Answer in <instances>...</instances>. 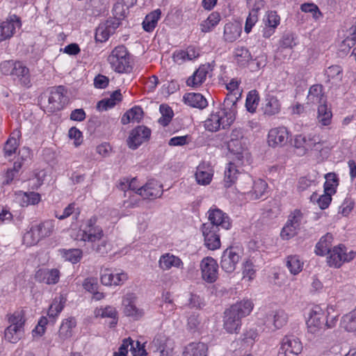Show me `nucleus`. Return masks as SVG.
I'll use <instances>...</instances> for the list:
<instances>
[{
  "mask_svg": "<svg viewBox=\"0 0 356 356\" xmlns=\"http://www.w3.org/2000/svg\"><path fill=\"white\" fill-rule=\"evenodd\" d=\"M236 94H228L220 107L216 111H212L204 121V127L209 131H217L220 128H228L235 120L236 113Z\"/></svg>",
  "mask_w": 356,
  "mask_h": 356,
  "instance_id": "obj_1",
  "label": "nucleus"
},
{
  "mask_svg": "<svg viewBox=\"0 0 356 356\" xmlns=\"http://www.w3.org/2000/svg\"><path fill=\"white\" fill-rule=\"evenodd\" d=\"M253 308L249 300H243L232 305L224 313V328L229 333H238L241 325V318L248 315Z\"/></svg>",
  "mask_w": 356,
  "mask_h": 356,
  "instance_id": "obj_2",
  "label": "nucleus"
},
{
  "mask_svg": "<svg viewBox=\"0 0 356 356\" xmlns=\"http://www.w3.org/2000/svg\"><path fill=\"white\" fill-rule=\"evenodd\" d=\"M130 60V54L124 45L114 48L107 58L111 68L118 73H129L132 70Z\"/></svg>",
  "mask_w": 356,
  "mask_h": 356,
  "instance_id": "obj_3",
  "label": "nucleus"
},
{
  "mask_svg": "<svg viewBox=\"0 0 356 356\" xmlns=\"http://www.w3.org/2000/svg\"><path fill=\"white\" fill-rule=\"evenodd\" d=\"M201 230L204 238L205 246L211 250H215L220 247V229L211 223H203Z\"/></svg>",
  "mask_w": 356,
  "mask_h": 356,
  "instance_id": "obj_4",
  "label": "nucleus"
},
{
  "mask_svg": "<svg viewBox=\"0 0 356 356\" xmlns=\"http://www.w3.org/2000/svg\"><path fill=\"white\" fill-rule=\"evenodd\" d=\"M151 136V130L148 127L140 125L134 129L127 138V145L129 148L136 149L142 143L149 140Z\"/></svg>",
  "mask_w": 356,
  "mask_h": 356,
  "instance_id": "obj_5",
  "label": "nucleus"
},
{
  "mask_svg": "<svg viewBox=\"0 0 356 356\" xmlns=\"http://www.w3.org/2000/svg\"><path fill=\"white\" fill-rule=\"evenodd\" d=\"M218 264L210 257L204 258L200 264L202 277L208 283H213L217 279Z\"/></svg>",
  "mask_w": 356,
  "mask_h": 356,
  "instance_id": "obj_6",
  "label": "nucleus"
},
{
  "mask_svg": "<svg viewBox=\"0 0 356 356\" xmlns=\"http://www.w3.org/2000/svg\"><path fill=\"white\" fill-rule=\"evenodd\" d=\"M239 259L240 256L234 248H227L221 257L220 266L222 269L228 273L234 272Z\"/></svg>",
  "mask_w": 356,
  "mask_h": 356,
  "instance_id": "obj_7",
  "label": "nucleus"
},
{
  "mask_svg": "<svg viewBox=\"0 0 356 356\" xmlns=\"http://www.w3.org/2000/svg\"><path fill=\"white\" fill-rule=\"evenodd\" d=\"M120 26V22L116 19H108L101 23L96 29L95 40L97 42H104L109 36L114 33L115 29Z\"/></svg>",
  "mask_w": 356,
  "mask_h": 356,
  "instance_id": "obj_8",
  "label": "nucleus"
},
{
  "mask_svg": "<svg viewBox=\"0 0 356 356\" xmlns=\"http://www.w3.org/2000/svg\"><path fill=\"white\" fill-rule=\"evenodd\" d=\"M163 185L155 179H149L146 184L138 188V194L144 198L160 197L163 194Z\"/></svg>",
  "mask_w": 356,
  "mask_h": 356,
  "instance_id": "obj_9",
  "label": "nucleus"
},
{
  "mask_svg": "<svg viewBox=\"0 0 356 356\" xmlns=\"http://www.w3.org/2000/svg\"><path fill=\"white\" fill-rule=\"evenodd\" d=\"M289 140V132L285 127L275 128L270 130L268 135V145L273 147H282Z\"/></svg>",
  "mask_w": 356,
  "mask_h": 356,
  "instance_id": "obj_10",
  "label": "nucleus"
},
{
  "mask_svg": "<svg viewBox=\"0 0 356 356\" xmlns=\"http://www.w3.org/2000/svg\"><path fill=\"white\" fill-rule=\"evenodd\" d=\"M209 220L208 223L216 226L218 229L222 228L227 230L231 225L228 216L217 208L209 211Z\"/></svg>",
  "mask_w": 356,
  "mask_h": 356,
  "instance_id": "obj_11",
  "label": "nucleus"
},
{
  "mask_svg": "<svg viewBox=\"0 0 356 356\" xmlns=\"http://www.w3.org/2000/svg\"><path fill=\"white\" fill-rule=\"evenodd\" d=\"M60 272L56 268H41L36 271L35 279L37 282L47 284H55L58 282Z\"/></svg>",
  "mask_w": 356,
  "mask_h": 356,
  "instance_id": "obj_12",
  "label": "nucleus"
},
{
  "mask_svg": "<svg viewBox=\"0 0 356 356\" xmlns=\"http://www.w3.org/2000/svg\"><path fill=\"white\" fill-rule=\"evenodd\" d=\"M20 26V21L16 15L10 20L0 23V42L10 39L15 33L16 28Z\"/></svg>",
  "mask_w": 356,
  "mask_h": 356,
  "instance_id": "obj_13",
  "label": "nucleus"
},
{
  "mask_svg": "<svg viewBox=\"0 0 356 356\" xmlns=\"http://www.w3.org/2000/svg\"><path fill=\"white\" fill-rule=\"evenodd\" d=\"M325 316L321 311H312L307 325L308 331L312 334H318L322 329H324Z\"/></svg>",
  "mask_w": 356,
  "mask_h": 356,
  "instance_id": "obj_14",
  "label": "nucleus"
},
{
  "mask_svg": "<svg viewBox=\"0 0 356 356\" xmlns=\"http://www.w3.org/2000/svg\"><path fill=\"white\" fill-rule=\"evenodd\" d=\"M13 76L14 80H17L22 86L26 88L31 86L29 69L21 62H17V66L15 68Z\"/></svg>",
  "mask_w": 356,
  "mask_h": 356,
  "instance_id": "obj_15",
  "label": "nucleus"
},
{
  "mask_svg": "<svg viewBox=\"0 0 356 356\" xmlns=\"http://www.w3.org/2000/svg\"><path fill=\"white\" fill-rule=\"evenodd\" d=\"M307 104H321L327 102V98L323 92V87L321 84H315L310 87L307 97Z\"/></svg>",
  "mask_w": 356,
  "mask_h": 356,
  "instance_id": "obj_16",
  "label": "nucleus"
},
{
  "mask_svg": "<svg viewBox=\"0 0 356 356\" xmlns=\"http://www.w3.org/2000/svg\"><path fill=\"white\" fill-rule=\"evenodd\" d=\"M344 249H346V247L343 245H339V246H335L330 252L327 253L329 254L327 264L330 266L339 268L342 265L344 262Z\"/></svg>",
  "mask_w": 356,
  "mask_h": 356,
  "instance_id": "obj_17",
  "label": "nucleus"
},
{
  "mask_svg": "<svg viewBox=\"0 0 356 356\" xmlns=\"http://www.w3.org/2000/svg\"><path fill=\"white\" fill-rule=\"evenodd\" d=\"M210 68L209 64L201 65L193 74L190 76L186 81L189 86L197 87L200 86L206 79L207 74H208Z\"/></svg>",
  "mask_w": 356,
  "mask_h": 356,
  "instance_id": "obj_18",
  "label": "nucleus"
},
{
  "mask_svg": "<svg viewBox=\"0 0 356 356\" xmlns=\"http://www.w3.org/2000/svg\"><path fill=\"white\" fill-rule=\"evenodd\" d=\"M212 176L209 164L202 163L197 167L195 177L197 184L201 185L209 184L211 181Z\"/></svg>",
  "mask_w": 356,
  "mask_h": 356,
  "instance_id": "obj_19",
  "label": "nucleus"
},
{
  "mask_svg": "<svg viewBox=\"0 0 356 356\" xmlns=\"http://www.w3.org/2000/svg\"><path fill=\"white\" fill-rule=\"evenodd\" d=\"M288 316L284 310L279 309L272 312L266 316V323H273L275 329L282 327L287 322Z\"/></svg>",
  "mask_w": 356,
  "mask_h": 356,
  "instance_id": "obj_20",
  "label": "nucleus"
},
{
  "mask_svg": "<svg viewBox=\"0 0 356 356\" xmlns=\"http://www.w3.org/2000/svg\"><path fill=\"white\" fill-rule=\"evenodd\" d=\"M122 99V95L120 90H115L111 95L110 98L103 99L98 102L97 104V109L99 111H107L115 106L118 102Z\"/></svg>",
  "mask_w": 356,
  "mask_h": 356,
  "instance_id": "obj_21",
  "label": "nucleus"
},
{
  "mask_svg": "<svg viewBox=\"0 0 356 356\" xmlns=\"http://www.w3.org/2000/svg\"><path fill=\"white\" fill-rule=\"evenodd\" d=\"M184 101L188 106L200 109L205 108L208 104L207 99L200 93H186L184 96Z\"/></svg>",
  "mask_w": 356,
  "mask_h": 356,
  "instance_id": "obj_22",
  "label": "nucleus"
},
{
  "mask_svg": "<svg viewBox=\"0 0 356 356\" xmlns=\"http://www.w3.org/2000/svg\"><path fill=\"white\" fill-rule=\"evenodd\" d=\"M132 295L127 296L123 300L124 305V314L128 316H131L134 319L138 320L143 316V312L136 307L133 301Z\"/></svg>",
  "mask_w": 356,
  "mask_h": 356,
  "instance_id": "obj_23",
  "label": "nucleus"
},
{
  "mask_svg": "<svg viewBox=\"0 0 356 356\" xmlns=\"http://www.w3.org/2000/svg\"><path fill=\"white\" fill-rule=\"evenodd\" d=\"M151 348L153 349L154 352L163 351V349L165 350L167 348L173 350L171 340L163 334H158L155 336L151 343Z\"/></svg>",
  "mask_w": 356,
  "mask_h": 356,
  "instance_id": "obj_24",
  "label": "nucleus"
},
{
  "mask_svg": "<svg viewBox=\"0 0 356 356\" xmlns=\"http://www.w3.org/2000/svg\"><path fill=\"white\" fill-rule=\"evenodd\" d=\"M241 175L238 170L236 169L235 163L229 162L225 170V187L229 188L232 186Z\"/></svg>",
  "mask_w": 356,
  "mask_h": 356,
  "instance_id": "obj_25",
  "label": "nucleus"
},
{
  "mask_svg": "<svg viewBox=\"0 0 356 356\" xmlns=\"http://www.w3.org/2000/svg\"><path fill=\"white\" fill-rule=\"evenodd\" d=\"M248 139L230 140L227 144V148L230 153L234 155H243L248 154Z\"/></svg>",
  "mask_w": 356,
  "mask_h": 356,
  "instance_id": "obj_26",
  "label": "nucleus"
},
{
  "mask_svg": "<svg viewBox=\"0 0 356 356\" xmlns=\"http://www.w3.org/2000/svg\"><path fill=\"white\" fill-rule=\"evenodd\" d=\"M332 239V235L330 233H327L321 237L320 241L316 245V254L320 256H323L328 252H330L332 250L331 246Z\"/></svg>",
  "mask_w": 356,
  "mask_h": 356,
  "instance_id": "obj_27",
  "label": "nucleus"
},
{
  "mask_svg": "<svg viewBox=\"0 0 356 356\" xmlns=\"http://www.w3.org/2000/svg\"><path fill=\"white\" fill-rule=\"evenodd\" d=\"M263 108L265 114L273 115L280 112V103L276 97L268 94L266 97Z\"/></svg>",
  "mask_w": 356,
  "mask_h": 356,
  "instance_id": "obj_28",
  "label": "nucleus"
},
{
  "mask_svg": "<svg viewBox=\"0 0 356 356\" xmlns=\"http://www.w3.org/2000/svg\"><path fill=\"white\" fill-rule=\"evenodd\" d=\"M143 116V109L140 106H134L122 115L121 122L123 124H127L131 122H139Z\"/></svg>",
  "mask_w": 356,
  "mask_h": 356,
  "instance_id": "obj_29",
  "label": "nucleus"
},
{
  "mask_svg": "<svg viewBox=\"0 0 356 356\" xmlns=\"http://www.w3.org/2000/svg\"><path fill=\"white\" fill-rule=\"evenodd\" d=\"M280 349L300 352L302 350V346L298 338L293 335L286 336L282 342Z\"/></svg>",
  "mask_w": 356,
  "mask_h": 356,
  "instance_id": "obj_30",
  "label": "nucleus"
},
{
  "mask_svg": "<svg viewBox=\"0 0 356 356\" xmlns=\"http://www.w3.org/2000/svg\"><path fill=\"white\" fill-rule=\"evenodd\" d=\"M161 15L160 9H156L146 15L143 22V28L147 32H152L156 27Z\"/></svg>",
  "mask_w": 356,
  "mask_h": 356,
  "instance_id": "obj_31",
  "label": "nucleus"
},
{
  "mask_svg": "<svg viewBox=\"0 0 356 356\" xmlns=\"http://www.w3.org/2000/svg\"><path fill=\"white\" fill-rule=\"evenodd\" d=\"M207 346L204 343H190L184 352V356H207Z\"/></svg>",
  "mask_w": 356,
  "mask_h": 356,
  "instance_id": "obj_32",
  "label": "nucleus"
},
{
  "mask_svg": "<svg viewBox=\"0 0 356 356\" xmlns=\"http://www.w3.org/2000/svg\"><path fill=\"white\" fill-rule=\"evenodd\" d=\"M332 117V113L327 107V102L318 105L317 119L319 123L323 126H327L330 124Z\"/></svg>",
  "mask_w": 356,
  "mask_h": 356,
  "instance_id": "obj_33",
  "label": "nucleus"
},
{
  "mask_svg": "<svg viewBox=\"0 0 356 356\" xmlns=\"http://www.w3.org/2000/svg\"><path fill=\"white\" fill-rule=\"evenodd\" d=\"M103 230L99 226L87 228L82 234V240L88 242H96L97 240L102 239L103 236Z\"/></svg>",
  "mask_w": 356,
  "mask_h": 356,
  "instance_id": "obj_34",
  "label": "nucleus"
},
{
  "mask_svg": "<svg viewBox=\"0 0 356 356\" xmlns=\"http://www.w3.org/2000/svg\"><path fill=\"white\" fill-rule=\"evenodd\" d=\"M182 265L181 259L174 255H163L159 260V266L163 270H168L172 266L179 267Z\"/></svg>",
  "mask_w": 356,
  "mask_h": 356,
  "instance_id": "obj_35",
  "label": "nucleus"
},
{
  "mask_svg": "<svg viewBox=\"0 0 356 356\" xmlns=\"http://www.w3.org/2000/svg\"><path fill=\"white\" fill-rule=\"evenodd\" d=\"M24 329L18 326L9 325L4 332L5 339L10 343H17L23 336Z\"/></svg>",
  "mask_w": 356,
  "mask_h": 356,
  "instance_id": "obj_36",
  "label": "nucleus"
},
{
  "mask_svg": "<svg viewBox=\"0 0 356 356\" xmlns=\"http://www.w3.org/2000/svg\"><path fill=\"white\" fill-rule=\"evenodd\" d=\"M325 182L324 183V191L332 194L336 193V188L339 186V179L334 172H328L324 176Z\"/></svg>",
  "mask_w": 356,
  "mask_h": 356,
  "instance_id": "obj_37",
  "label": "nucleus"
},
{
  "mask_svg": "<svg viewBox=\"0 0 356 356\" xmlns=\"http://www.w3.org/2000/svg\"><path fill=\"white\" fill-rule=\"evenodd\" d=\"M220 20L219 13L213 12L211 13L207 19L202 22L200 24L201 31L204 33L209 32L215 27Z\"/></svg>",
  "mask_w": 356,
  "mask_h": 356,
  "instance_id": "obj_38",
  "label": "nucleus"
},
{
  "mask_svg": "<svg viewBox=\"0 0 356 356\" xmlns=\"http://www.w3.org/2000/svg\"><path fill=\"white\" fill-rule=\"evenodd\" d=\"M76 326V321L74 318L67 319L63 322L59 329L58 335L60 338L65 340L72 336V329Z\"/></svg>",
  "mask_w": 356,
  "mask_h": 356,
  "instance_id": "obj_39",
  "label": "nucleus"
},
{
  "mask_svg": "<svg viewBox=\"0 0 356 356\" xmlns=\"http://www.w3.org/2000/svg\"><path fill=\"white\" fill-rule=\"evenodd\" d=\"M159 111L161 117L159 119V123L163 127H166L169 124L174 115L172 109L166 104H161Z\"/></svg>",
  "mask_w": 356,
  "mask_h": 356,
  "instance_id": "obj_40",
  "label": "nucleus"
},
{
  "mask_svg": "<svg viewBox=\"0 0 356 356\" xmlns=\"http://www.w3.org/2000/svg\"><path fill=\"white\" fill-rule=\"evenodd\" d=\"M332 193L324 191V194L318 197L316 193H314L311 196L312 201H316L318 207L321 209L327 208L332 201Z\"/></svg>",
  "mask_w": 356,
  "mask_h": 356,
  "instance_id": "obj_41",
  "label": "nucleus"
},
{
  "mask_svg": "<svg viewBox=\"0 0 356 356\" xmlns=\"http://www.w3.org/2000/svg\"><path fill=\"white\" fill-rule=\"evenodd\" d=\"M92 250L95 253L100 256H104L111 250V245L106 240H97L96 242H92Z\"/></svg>",
  "mask_w": 356,
  "mask_h": 356,
  "instance_id": "obj_42",
  "label": "nucleus"
},
{
  "mask_svg": "<svg viewBox=\"0 0 356 356\" xmlns=\"http://www.w3.org/2000/svg\"><path fill=\"white\" fill-rule=\"evenodd\" d=\"M302 263L297 255H291L287 257L286 266L293 275H297L302 270Z\"/></svg>",
  "mask_w": 356,
  "mask_h": 356,
  "instance_id": "obj_43",
  "label": "nucleus"
},
{
  "mask_svg": "<svg viewBox=\"0 0 356 356\" xmlns=\"http://www.w3.org/2000/svg\"><path fill=\"white\" fill-rule=\"evenodd\" d=\"M259 97L257 90H251L248 92L246 101L245 106L247 110L250 113H254L259 104Z\"/></svg>",
  "mask_w": 356,
  "mask_h": 356,
  "instance_id": "obj_44",
  "label": "nucleus"
},
{
  "mask_svg": "<svg viewBox=\"0 0 356 356\" xmlns=\"http://www.w3.org/2000/svg\"><path fill=\"white\" fill-rule=\"evenodd\" d=\"M130 346V351L133 356H136V348H134V341L130 338L124 339L118 351L115 352L118 356H127L128 348Z\"/></svg>",
  "mask_w": 356,
  "mask_h": 356,
  "instance_id": "obj_45",
  "label": "nucleus"
},
{
  "mask_svg": "<svg viewBox=\"0 0 356 356\" xmlns=\"http://www.w3.org/2000/svg\"><path fill=\"white\" fill-rule=\"evenodd\" d=\"M253 184V180L249 175H241L238 182V189L243 193L251 192L250 189L252 188Z\"/></svg>",
  "mask_w": 356,
  "mask_h": 356,
  "instance_id": "obj_46",
  "label": "nucleus"
},
{
  "mask_svg": "<svg viewBox=\"0 0 356 356\" xmlns=\"http://www.w3.org/2000/svg\"><path fill=\"white\" fill-rule=\"evenodd\" d=\"M42 239L38 232L36 231L35 227H32L31 229L26 232L23 237L24 242L27 245H33L37 244Z\"/></svg>",
  "mask_w": 356,
  "mask_h": 356,
  "instance_id": "obj_47",
  "label": "nucleus"
},
{
  "mask_svg": "<svg viewBox=\"0 0 356 356\" xmlns=\"http://www.w3.org/2000/svg\"><path fill=\"white\" fill-rule=\"evenodd\" d=\"M40 201V195L35 192L24 193L22 197L21 205L27 207L29 204L35 205Z\"/></svg>",
  "mask_w": 356,
  "mask_h": 356,
  "instance_id": "obj_48",
  "label": "nucleus"
},
{
  "mask_svg": "<svg viewBox=\"0 0 356 356\" xmlns=\"http://www.w3.org/2000/svg\"><path fill=\"white\" fill-rule=\"evenodd\" d=\"M38 234L40 235L42 239L49 236L54 229L53 222L51 220L45 221L35 227Z\"/></svg>",
  "mask_w": 356,
  "mask_h": 356,
  "instance_id": "obj_49",
  "label": "nucleus"
},
{
  "mask_svg": "<svg viewBox=\"0 0 356 356\" xmlns=\"http://www.w3.org/2000/svg\"><path fill=\"white\" fill-rule=\"evenodd\" d=\"M237 63L241 65H245L251 58L249 50L245 47L237 48L235 51Z\"/></svg>",
  "mask_w": 356,
  "mask_h": 356,
  "instance_id": "obj_50",
  "label": "nucleus"
},
{
  "mask_svg": "<svg viewBox=\"0 0 356 356\" xmlns=\"http://www.w3.org/2000/svg\"><path fill=\"white\" fill-rule=\"evenodd\" d=\"M65 92V88L63 86H59L53 88L51 90L50 95L49 97V102L50 104H54L56 102L60 103L62 102V99L64 97Z\"/></svg>",
  "mask_w": 356,
  "mask_h": 356,
  "instance_id": "obj_51",
  "label": "nucleus"
},
{
  "mask_svg": "<svg viewBox=\"0 0 356 356\" xmlns=\"http://www.w3.org/2000/svg\"><path fill=\"white\" fill-rule=\"evenodd\" d=\"M128 10L120 1H118L113 8L114 17L112 19H116L120 24V21L126 17Z\"/></svg>",
  "mask_w": 356,
  "mask_h": 356,
  "instance_id": "obj_52",
  "label": "nucleus"
},
{
  "mask_svg": "<svg viewBox=\"0 0 356 356\" xmlns=\"http://www.w3.org/2000/svg\"><path fill=\"white\" fill-rule=\"evenodd\" d=\"M238 33L236 27L232 24H226L224 28V38L227 42H232L237 39Z\"/></svg>",
  "mask_w": 356,
  "mask_h": 356,
  "instance_id": "obj_53",
  "label": "nucleus"
},
{
  "mask_svg": "<svg viewBox=\"0 0 356 356\" xmlns=\"http://www.w3.org/2000/svg\"><path fill=\"white\" fill-rule=\"evenodd\" d=\"M102 313L99 314L103 318H111L112 321L110 323V327H115L118 323L117 321V312L115 309L111 306H107L104 309H102Z\"/></svg>",
  "mask_w": 356,
  "mask_h": 356,
  "instance_id": "obj_54",
  "label": "nucleus"
},
{
  "mask_svg": "<svg viewBox=\"0 0 356 356\" xmlns=\"http://www.w3.org/2000/svg\"><path fill=\"white\" fill-rule=\"evenodd\" d=\"M64 257L66 260L70 261L72 264H76L82 257V251L80 249H70L65 252Z\"/></svg>",
  "mask_w": 356,
  "mask_h": 356,
  "instance_id": "obj_55",
  "label": "nucleus"
},
{
  "mask_svg": "<svg viewBox=\"0 0 356 356\" xmlns=\"http://www.w3.org/2000/svg\"><path fill=\"white\" fill-rule=\"evenodd\" d=\"M300 9L304 13H310L316 19L321 15V13L318 7L313 3H305L301 5Z\"/></svg>",
  "mask_w": 356,
  "mask_h": 356,
  "instance_id": "obj_56",
  "label": "nucleus"
},
{
  "mask_svg": "<svg viewBox=\"0 0 356 356\" xmlns=\"http://www.w3.org/2000/svg\"><path fill=\"white\" fill-rule=\"evenodd\" d=\"M298 228V227L294 226L293 224L287 222L286 225L282 229L281 236L283 238L289 239L297 234L296 230Z\"/></svg>",
  "mask_w": 356,
  "mask_h": 356,
  "instance_id": "obj_57",
  "label": "nucleus"
},
{
  "mask_svg": "<svg viewBox=\"0 0 356 356\" xmlns=\"http://www.w3.org/2000/svg\"><path fill=\"white\" fill-rule=\"evenodd\" d=\"M16 66L17 62H13L12 60H6L1 64L0 69L2 74L5 75L13 76Z\"/></svg>",
  "mask_w": 356,
  "mask_h": 356,
  "instance_id": "obj_58",
  "label": "nucleus"
},
{
  "mask_svg": "<svg viewBox=\"0 0 356 356\" xmlns=\"http://www.w3.org/2000/svg\"><path fill=\"white\" fill-rule=\"evenodd\" d=\"M10 325L18 326V328L24 329L25 320L19 312H15L9 317Z\"/></svg>",
  "mask_w": 356,
  "mask_h": 356,
  "instance_id": "obj_59",
  "label": "nucleus"
},
{
  "mask_svg": "<svg viewBox=\"0 0 356 356\" xmlns=\"http://www.w3.org/2000/svg\"><path fill=\"white\" fill-rule=\"evenodd\" d=\"M258 20L257 15L255 14L254 11H250L249 15L246 19L244 31L248 33L251 31L252 26Z\"/></svg>",
  "mask_w": 356,
  "mask_h": 356,
  "instance_id": "obj_60",
  "label": "nucleus"
},
{
  "mask_svg": "<svg viewBox=\"0 0 356 356\" xmlns=\"http://www.w3.org/2000/svg\"><path fill=\"white\" fill-rule=\"evenodd\" d=\"M67 301L66 298L63 295H60L57 298H56L51 305V308L55 309V314H60L63 310L65 304Z\"/></svg>",
  "mask_w": 356,
  "mask_h": 356,
  "instance_id": "obj_61",
  "label": "nucleus"
},
{
  "mask_svg": "<svg viewBox=\"0 0 356 356\" xmlns=\"http://www.w3.org/2000/svg\"><path fill=\"white\" fill-rule=\"evenodd\" d=\"M342 69L339 65H332L326 70V74L329 78L338 79H341Z\"/></svg>",
  "mask_w": 356,
  "mask_h": 356,
  "instance_id": "obj_62",
  "label": "nucleus"
},
{
  "mask_svg": "<svg viewBox=\"0 0 356 356\" xmlns=\"http://www.w3.org/2000/svg\"><path fill=\"white\" fill-rule=\"evenodd\" d=\"M188 305L191 308L201 309L204 305V303L203 299L200 296L191 293Z\"/></svg>",
  "mask_w": 356,
  "mask_h": 356,
  "instance_id": "obj_63",
  "label": "nucleus"
},
{
  "mask_svg": "<svg viewBox=\"0 0 356 356\" xmlns=\"http://www.w3.org/2000/svg\"><path fill=\"white\" fill-rule=\"evenodd\" d=\"M68 136L71 139H74L75 145H79L82 143V133L76 127L70 129Z\"/></svg>",
  "mask_w": 356,
  "mask_h": 356,
  "instance_id": "obj_64",
  "label": "nucleus"
}]
</instances>
